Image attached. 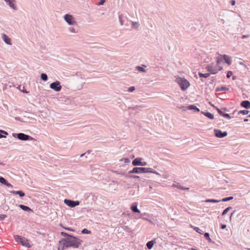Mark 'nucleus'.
Returning a JSON list of instances; mask_svg holds the SVG:
<instances>
[{
	"instance_id": "f257e3e1",
	"label": "nucleus",
	"mask_w": 250,
	"mask_h": 250,
	"mask_svg": "<svg viewBox=\"0 0 250 250\" xmlns=\"http://www.w3.org/2000/svg\"><path fill=\"white\" fill-rule=\"evenodd\" d=\"M61 242H63V247L75 248H78L82 242L80 240L73 236L62 239Z\"/></svg>"
},
{
	"instance_id": "f03ea898",
	"label": "nucleus",
	"mask_w": 250,
	"mask_h": 250,
	"mask_svg": "<svg viewBox=\"0 0 250 250\" xmlns=\"http://www.w3.org/2000/svg\"><path fill=\"white\" fill-rule=\"evenodd\" d=\"M129 173H153L156 174H159L156 171H153L151 168L149 167H135L132 170L129 172Z\"/></svg>"
},
{
	"instance_id": "7ed1b4c3",
	"label": "nucleus",
	"mask_w": 250,
	"mask_h": 250,
	"mask_svg": "<svg viewBox=\"0 0 250 250\" xmlns=\"http://www.w3.org/2000/svg\"><path fill=\"white\" fill-rule=\"evenodd\" d=\"M176 82L183 90H186L190 85L188 81L184 78L178 77L176 79Z\"/></svg>"
},
{
	"instance_id": "20e7f679",
	"label": "nucleus",
	"mask_w": 250,
	"mask_h": 250,
	"mask_svg": "<svg viewBox=\"0 0 250 250\" xmlns=\"http://www.w3.org/2000/svg\"><path fill=\"white\" fill-rule=\"evenodd\" d=\"M14 237L16 241L20 243L22 246H25L27 248L31 247V245H30L29 240L25 237L17 235H14Z\"/></svg>"
},
{
	"instance_id": "39448f33",
	"label": "nucleus",
	"mask_w": 250,
	"mask_h": 250,
	"mask_svg": "<svg viewBox=\"0 0 250 250\" xmlns=\"http://www.w3.org/2000/svg\"><path fill=\"white\" fill-rule=\"evenodd\" d=\"M64 20L69 25H77V23L75 21L74 18L70 14H65L64 16Z\"/></svg>"
},
{
	"instance_id": "423d86ee",
	"label": "nucleus",
	"mask_w": 250,
	"mask_h": 250,
	"mask_svg": "<svg viewBox=\"0 0 250 250\" xmlns=\"http://www.w3.org/2000/svg\"><path fill=\"white\" fill-rule=\"evenodd\" d=\"M49 87L56 92L60 91L62 88L60 82L58 81L50 83Z\"/></svg>"
},
{
	"instance_id": "0eeeda50",
	"label": "nucleus",
	"mask_w": 250,
	"mask_h": 250,
	"mask_svg": "<svg viewBox=\"0 0 250 250\" xmlns=\"http://www.w3.org/2000/svg\"><path fill=\"white\" fill-rule=\"evenodd\" d=\"M17 138L22 141L34 140L32 137L22 133H19L17 134Z\"/></svg>"
},
{
	"instance_id": "6e6552de",
	"label": "nucleus",
	"mask_w": 250,
	"mask_h": 250,
	"mask_svg": "<svg viewBox=\"0 0 250 250\" xmlns=\"http://www.w3.org/2000/svg\"><path fill=\"white\" fill-rule=\"evenodd\" d=\"M64 203L71 208H74L80 204L79 201H73L69 199H64Z\"/></svg>"
},
{
	"instance_id": "1a4fd4ad",
	"label": "nucleus",
	"mask_w": 250,
	"mask_h": 250,
	"mask_svg": "<svg viewBox=\"0 0 250 250\" xmlns=\"http://www.w3.org/2000/svg\"><path fill=\"white\" fill-rule=\"evenodd\" d=\"M215 136L218 138H223L228 135L227 131L222 132L221 130L215 129L214 130Z\"/></svg>"
},
{
	"instance_id": "9d476101",
	"label": "nucleus",
	"mask_w": 250,
	"mask_h": 250,
	"mask_svg": "<svg viewBox=\"0 0 250 250\" xmlns=\"http://www.w3.org/2000/svg\"><path fill=\"white\" fill-rule=\"evenodd\" d=\"M221 67H219V68H217L212 65H208L207 66V69L208 71L210 72V73L215 74H216L219 71L222 69Z\"/></svg>"
},
{
	"instance_id": "9b49d317",
	"label": "nucleus",
	"mask_w": 250,
	"mask_h": 250,
	"mask_svg": "<svg viewBox=\"0 0 250 250\" xmlns=\"http://www.w3.org/2000/svg\"><path fill=\"white\" fill-rule=\"evenodd\" d=\"M1 37L5 43L8 45H11V40L5 34H2Z\"/></svg>"
},
{
	"instance_id": "f8f14e48",
	"label": "nucleus",
	"mask_w": 250,
	"mask_h": 250,
	"mask_svg": "<svg viewBox=\"0 0 250 250\" xmlns=\"http://www.w3.org/2000/svg\"><path fill=\"white\" fill-rule=\"evenodd\" d=\"M142 158H137L132 161V165L134 166H139L142 165L141 160Z\"/></svg>"
},
{
	"instance_id": "ddd939ff",
	"label": "nucleus",
	"mask_w": 250,
	"mask_h": 250,
	"mask_svg": "<svg viewBox=\"0 0 250 250\" xmlns=\"http://www.w3.org/2000/svg\"><path fill=\"white\" fill-rule=\"evenodd\" d=\"M241 105L247 109H250V102L249 101H243L241 102Z\"/></svg>"
},
{
	"instance_id": "4468645a",
	"label": "nucleus",
	"mask_w": 250,
	"mask_h": 250,
	"mask_svg": "<svg viewBox=\"0 0 250 250\" xmlns=\"http://www.w3.org/2000/svg\"><path fill=\"white\" fill-rule=\"evenodd\" d=\"M10 192L13 194L19 195L21 197H22L25 195L24 193L21 190H19V191L12 190V191H10Z\"/></svg>"
},
{
	"instance_id": "2eb2a0df",
	"label": "nucleus",
	"mask_w": 250,
	"mask_h": 250,
	"mask_svg": "<svg viewBox=\"0 0 250 250\" xmlns=\"http://www.w3.org/2000/svg\"><path fill=\"white\" fill-rule=\"evenodd\" d=\"M143 67L140 66H136V69L140 72H146V70L145 69L146 67V66L145 65L143 64Z\"/></svg>"
},
{
	"instance_id": "dca6fc26",
	"label": "nucleus",
	"mask_w": 250,
	"mask_h": 250,
	"mask_svg": "<svg viewBox=\"0 0 250 250\" xmlns=\"http://www.w3.org/2000/svg\"><path fill=\"white\" fill-rule=\"evenodd\" d=\"M156 243V241L155 240H151V241H150L149 242H148L147 243H146V246H147V248L149 249V250H150L152 249V248L153 247V245Z\"/></svg>"
},
{
	"instance_id": "f3484780",
	"label": "nucleus",
	"mask_w": 250,
	"mask_h": 250,
	"mask_svg": "<svg viewBox=\"0 0 250 250\" xmlns=\"http://www.w3.org/2000/svg\"><path fill=\"white\" fill-rule=\"evenodd\" d=\"M223 58L224 60H225V62L227 63L229 65H230L231 63L230 58L227 55H224L223 56Z\"/></svg>"
},
{
	"instance_id": "a211bd4d",
	"label": "nucleus",
	"mask_w": 250,
	"mask_h": 250,
	"mask_svg": "<svg viewBox=\"0 0 250 250\" xmlns=\"http://www.w3.org/2000/svg\"><path fill=\"white\" fill-rule=\"evenodd\" d=\"M201 113L210 119H213L214 118V115L211 113L204 111H202Z\"/></svg>"
},
{
	"instance_id": "6ab92c4d",
	"label": "nucleus",
	"mask_w": 250,
	"mask_h": 250,
	"mask_svg": "<svg viewBox=\"0 0 250 250\" xmlns=\"http://www.w3.org/2000/svg\"><path fill=\"white\" fill-rule=\"evenodd\" d=\"M68 30L72 33L76 34L78 33V29L72 26L69 27L68 28Z\"/></svg>"
},
{
	"instance_id": "aec40b11",
	"label": "nucleus",
	"mask_w": 250,
	"mask_h": 250,
	"mask_svg": "<svg viewBox=\"0 0 250 250\" xmlns=\"http://www.w3.org/2000/svg\"><path fill=\"white\" fill-rule=\"evenodd\" d=\"M188 109H189V110H194L195 112H199L200 110L195 105H190L189 106H188L187 107Z\"/></svg>"
},
{
	"instance_id": "412c9836",
	"label": "nucleus",
	"mask_w": 250,
	"mask_h": 250,
	"mask_svg": "<svg viewBox=\"0 0 250 250\" xmlns=\"http://www.w3.org/2000/svg\"><path fill=\"white\" fill-rule=\"evenodd\" d=\"M130 208L132 210V211L134 212L139 213L140 212V210L138 209L136 205H133L132 206H131Z\"/></svg>"
},
{
	"instance_id": "4be33fe9",
	"label": "nucleus",
	"mask_w": 250,
	"mask_h": 250,
	"mask_svg": "<svg viewBox=\"0 0 250 250\" xmlns=\"http://www.w3.org/2000/svg\"><path fill=\"white\" fill-rule=\"evenodd\" d=\"M221 202V200H216V199H207L205 201L206 203H217Z\"/></svg>"
},
{
	"instance_id": "5701e85b",
	"label": "nucleus",
	"mask_w": 250,
	"mask_h": 250,
	"mask_svg": "<svg viewBox=\"0 0 250 250\" xmlns=\"http://www.w3.org/2000/svg\"><path fill=\"white\" fill-rule=\"evenodd\" d=\"M21 209L24 211H31L32 210L27 206L23 205H20L19 206Z\"/></svg>"
},
{
	"instance_id": "b1692460",
	"label": "nucleus",
	"mask_w": 250,
	"mask_h": 250,
	"mask_svg": "<svg viewBox=\"0 0 250 250\" xmlns=\"http://www.w3.org/2000/svg\"><path fill=\"white\" fill-rule=\"evenodd\" d=\"M229 88H227L225 86H222L221 87H217L215 91L216 92L221 91H226V90H229Z\"/></svg>"
},
{
	"instance_id": "393cba45",
	"label": "nucleus",
	"mask_w": 250,
	"mask_h": 250,
	"mask_svg": "<svg viewBox=\"0 0 250 250\" xmlns=\"http://www.w3.org/2000/svg\"><path fill=\"white\" fill-rule=\"evenodd\" d=\"M41 78L43 81H46L48 79L47 75L46 74L42 73L41 75Z\"/></svg>"
},
{
	"instance_id": "a878e982",
	"label": "nucleus",
	"mask_w": 250,
	"mask_h": 250,
	"mask_svg": "<svg viewBox=\"0 0 250 250\" xmlns=\"http://www.w3.org/2000/svg\"><path fill=\"white\" fill-rule=\"evenodd\" d=\"M233 199V197L229 196V197H228L223 198L222 200H221V202H227V201L231 200Z\"/></svg>"
},
{
	"instance_id": "bb28decb",
	"label": "nucleus",
	"mask_w": 250,
	"mask_h": 250,
	"mask_svg": "<svg viewBox=\"0 0 250 250\" xmlns=\"http://www.w3.org/2000/svg\"><path fill=\"white\" fill-rule=\"evenodd\" d=\"M232 208V207H228V208H226L225 210H224V211H223V212H222V215L223 216H224V215H226V214L228 213V212L229 210H230V209H231Z\"/></svg>"
},
{
	"instance_id": "cd10ccee",
	"label": "nucleus",
	"mask_w": 250,
	"mask_h": 250,
	"mask_svg": "<svg viewBox=\"0 0 250 250\" xmlns=\"http://www.w3.org/2000/svg\"><path fill=\"white\" fill-rule=\"evenodd\" d=\"M2 134L7 135L8 133L6 131H4V130H0V138H6V136H4V135H2Z\"/></svg>"
},
{
	"instance_id": "c85d7f7f",
	"label": "nucleus",
	"mask_w": 250,
	"mask_h": 250,
	"mask_svg": "<svg viewBox=\"0 0 250 250\" xmlns=\"http://www.w3.org/2000/svg\"><path fill=\"white\" fill-rule=\"evenodd\" d=\"M209 75L210 74L209 73L203 74L200 72L199 73V76L200 77H203L206 78L209 77Z\"/></svg>"
},
{
	"instance_id": "c756f323",
	"label": "nucleus",
	"mask_w": 250,
	"mask_h": 250,
	"mask_svg": "<svg viewBox=\"0 0 250 250\" xmlns=\"http://www.w3.org/2000/svg\"><path fill=\"white\" fill-rule=\"evenodd\" d=\"M193 229H194V230H195L197 232H198V233H200V234H202L203 233V232H204V231H203L202 229H200L199 228H197V227H194V228H193Z\"/></svg>"
},
{
	"instance_id": "7c9ffc66",
	"label": "nucleus",
	"mask_w": 250,
	"mask_h": 250,
	"mask_svg": "<svg viewBox=\"0 0 250 250\" xmlns=\"http://www.w3.org/2000/svg\"><path fill=\"white\" fill-rule=\"evenodd\" d=\"M132 24L133 27L136 29H137L140 26V24L137 22L133 21Z\"/></svg>"
},
{
	"instance_id": "2f4dec72",
	"label": "nucleus",
	"mask_w": 250,
	"mask_h": 250,
	"mask_svg": "<svg viewBox=\"0 0 250 250\" xmlns=\"http://www.w3.org/2000/svg\"><path fill=\"white\" fill-rule=\"evenodd\" d=\"M7 181L2 177H0V183L3 185H5Z\"/></svg>"
},
{
	"instance_id": "473e14b6",
	"label": "nucleus",
	"mask_w": 250,
	"mask_h": 250,
	"mask_svg": "<svg viewBox=\"0 0 250 250\" xmlns=\"http://www.w3.org/2000/svg\"><path fill=\"white\" fill-rule=\"evenodd\" d=\"M120 161H124L125 163H130V160L129 158H122L120 160Z\"/></svg>"
},
{
	"instance_id": "72a5a7b5",
	"label": "nucleus",
	"mask_w": 250,
	"mask_h": 250,
	"mask_svg": "<svg viewBox=\"0 0 250 250\" xmlns=\"http://www.w3.org/2000/svg\"><path fill=\"white\" fill-rule=\"evenodd\" d=\"M249 113V111L243 110H240L238 111V114H242L243 115H246Z\"/></svg>"
},
{
	"instance_id": "f704fd0d",
	"label": "nucleus",
	"mask_w": 250,
	"mask_h": 250,
	"mask_svg": "<svg viewBox=\"0 0 250 250\" xmlns=\"http://www.w3.org/2000/svg\"><path fill=\"white\" fill-rule=\"evenodd\" d=\"M204 236L208 241H211V239L209 237V234L208 233L206 232L204 234Z\"/></svg>"
},
{
	"instance_id": "c9c22d12",
	"label": "nucleus",
	"mask_w": 250,
	"mask_h": 250,
	"mask_svg": "<svg viewBox=\"0 0 250 250\" xmlns=\"http://www.w3.org/2000/svg\"><path fill=\"white\" fill-rule=\"evenodd\" d=\"M82 233L83 234H89L90 233V231L86 229H84L82 230Z\"/></svg>"
},
{
	"instance_id": "e433bc0d",
	"label": "nucleus",
	"mask_w": 250,
	"mask_h": 250,
	"mask_svg": "<svg viewBox=\"0 0 250 250\" xmlns=\"http://www.w3.org/2000/svg\"><path fill=\"white\" fill-rule=\"evenodd\" d=\"M61 235L64 237H65V238H68L72 236L64 232H62Z\"/></svg>"
},
{
	"instance_id": "4c0bfd02",
	"label": "nucleus",
	"mask_w": 250,
	"mask_h": 250,
	"mask_svg": "<svg viewBox=\"0 0 250 250\" xmlns=\"http://www.w3.org/2000/svg\"><path fill=\"white\" fill-rule=\"evenodd\" d=\"M135 89V88L134 86H131L128 88V91L129 92H133Z\"/></svg>"
},
{
	"instance_id": "58836bf2",
	"label": "nucleus",
	"mask_w": 250,
	"mask_h": 250,
	"mask_svg": "<svg viewBox=\"0 0 250 250\" xmlns=\"http://www.w3.org/2000/svg\"><path fill=\"white\" fill-rule=\"evenodd\" d=\"M119 18L120 24L123 25L124 24V21L122 20L123 16L122 15H120Z\"/></svg>"
},
{
	"instance_id": "ea45409f",
	"label": "nucleus",
	"mask_w": 250,
	"mask_h": 250,
	"mask_svg": "<svg viewBox=\"0 0 250 250\" xmlns=\"http://www.w3.org/2000/svg\"><path fill=\"white\" fill-rule=\"evenodd\" d=\"M232 75V72L231 71H229L227 74V77L228 78H229Z\"/></svg>"
},
{
	"instance_id": "a19ab883",
	"label": "nucleus",
	"mask_w": 250,
	"mask_h": 250,
	"mask_svg": "<svg viewBox=\"0 0 250 250\" xmlns=\"http://www.w3.org/2000/svg\"><path fill=\"white\" fill-rule=\"evenodd\" d=\"M7 216L5 214H1L0 215V221L4 220Z\"/></svg>"
},
{
	"instance_id": "79ce46f5",
	"label": "nucleus",
	"mask_w": 250,
	"mask_h": 250,
	"mask_svg": "<svg viewBox=\"0 0 250 250\" xmlns=\"http://www.w3.org/2000/svg\"><path fill=\"white\" fill-rule=\"evenodd\" d=\"M223 117L229 119H230L231 118L228 113H225V114H223Z\"/></svg>"
},
{
	"instance_id": "37998d69",
	"label": "nucleus",
	"mask_w": 250,
	"mask_h": 250,
	"mask_svg": "<svg viewBox=\"0 0 250 250\" xmlns=\"http://www.w3.org/2000/svg\"><path fill=\"white\" fill-rule=\"evenodd\" d=\"M177 187L178 188H180V189H182V190H188V189H189L188 188H184L181 187V186H177Z\"/></svg>"
},
{
	"instance_id": "c03bdc74",
	"label": "nucleus",
	"mask_w": 250,
	"mask_h": 250,
	"mask_svg": "<svg viewBox=\"0 0 250 250\" xmlns=\"http://www.w3.org/2000/svg\"><path fill=\"white\" fill-rule=\"evenodd\" d=\"M105 0H101L100 1V2L98 3V5H103L104 4V3L105 2Z\"/></svg>"
},
{
	"instance_id": "a18cd8bd",
	"label": "nucleus",
	"mask_w": 250,
	"mask_h": 250,
	"mask_svg": "<svg viewBox=\"0 0 250 250\" xmlns=\"http://www.w3.org/2000/svg\"><path fill=\"white\" fill-rule=\"evenodd\" d=\"M217 111H218V113L220 115L222 116L223 117V114H225L224 113H223L222 111H221L219 109L217 108Z\"/></svg>"
},
{
	"instance_id": "49530a36",
	"label": "nucleus",
	"mask_w": 250,
	"mask_h": 250,
	"mask_svg": "<svg viewBox=\"0 0 250 250\" xmlns=\"http://www.w3.org/2000/svg\"><path fill=\"white\" fill-rule=\"evenodd\" d=\"M217 111H218V113L220 115L222 116L223 117V114H225L224 113H223L222 111H221L219 109L217 108Z\"/></svg>"
},
{
	"instance_id": "de8ad7c7",
	"label": "nucleus",
	"mask_w": 250,
	"mask_h": 250,
	"mask_svg": "<svg viewBox=\"0 0 250 250\" xmlns=\"http://www.w3.org/2000/svg\"><path fill=\"white\" fill-rule=\"evenodd\" d=\"M217 111H218V113L220 115L222 116L223 117V114H225L224 113H223L222 111H221L219 109L217 108Z\"/></svg>"
},
{
	"instance_id": "09e8293b",
	"label": "nucleus",
	"mask_w": 250,
	"mask_h": 250,
	"mask_svg": "<svg viewBox=\"0 0 250 250\" xmlns=\"http://www.w3.org/2000/svg\"><path fill=\"white\" fill-rule=\"evenodd\" d=\"M217 111H218V113L220 115L222 116L223 117V114H225L224 113H223L222 111H221L219 109L217 108Z\"/></svg>"
},
{
	"instance_id": "8fccbe9b",
	"label": "nucleus",
	"mask_w": 250,
	"mask_h": 250,
	"mask_svg": "<svg viewBox=\"0 0 250 250\" xmlns=\"http://www.w3.org/2000/svg\"><path fill=\"white\" fill-rule=\"evenodd\" d=\"M5 185L9 188L13 187L12 185L11 184L9 183L8 182L6 183V184Z\"/></svg>"
},
{
	"instance_id": "3c124183",
	"label": "nucleus",
	"mask_w": 250,
	"mask_h": 250,
	"mask_svg": "<svg viewBox=\"0 0 250 250\" xmlns=\"http://www.w3.org/2000/svg\"><path fill=\"white\" fill-rule=\"evenodd\" d=\"M249 37H250L249 35H244L242 36V39H245V38H248Z\"/></svg>"
},
{
	"instance_id": "603ef678",
	"label": "nucleus",
	"mask_w": 250,
	"mask_h": 250,
	"mask_svg": "<svg viewBox=\"0 0 250 250\" xmlns=\"http://www.w3.org/2000/svg\"><path fill=\"white\" fill-rule=\"evenodd\" d=\"M230 3L232 5H234L235 4V1L234 0H231L230 1Z\"/></svg>"
},
{
	"instance_id": "864d4df0",
	"label": "nucleus",
	"mask_w": 250,
	"mask_h": 250,
	"mask_svg": "<svg viewBox=\"0 0 250 250\" xmlns=\"http://www.w3.org/2000/svg\"><path fill=\"white\" fill-rule=\"evenodd\" d=\"M64 229L66 230H70V231H74V229L70 228H64Z\"/></svg>"
},
{
	"instance_id": "5fc2aeb1",
	"label": "nucleus",
	"mask_w": 250,
	"mask_h": 250,
	"mask_svg": "<svg viewBox=\"0 0 250 250\" xmlns=\"http://www.w3.org/2000/svg\"><path fill=\"white\" fill-rule=\"evenodd\" d=\"M226 227H227V226L226 225H221L222 229H225Z\"/></svg>"
},
{
	"instance_id": "6e6d98bb",
	"label": "nucleus",
	"mask_w": 250,
	"mask_h": 250,
	"mask_svg": "<svg viewBox=\"0 0 250 250\" xmlns=\"http://www.w3.org/2000/svg\"><path fill=\"white\" fill-rule=\"evenodd\" d=\"M147 165L146 162H142V165L141 166H145Z\"/></svg>"
},
{
	"instance_id": "4d7b16f0",
	"label": "nucleus",
	"mask_w": 250,
	"mask_h": 250,
	"mask_svg": "<svg viewBox=\"0 0 250 250\" xmlns=\"http://www.w3.org/2000/svg\"><path fill=\"white\" fill-rule=\"evenodd\" d=\"M239 64H241V65H243L244 66H245V67H247V65L246 64H245L243 62H239Z\"/></svg>"
},
{
	"instance_id": "13d9d810",
	"label": "nucleus",
	"mask_w": 250,
	"mask_h": 250,
	"mask_svg": "<svg viewBox=\"0 0 250 250\" xmlns=\"http://www.w3.org/2000/svg\"><path fill=\"white\" fill-rule=\"evenodd\" d=\"M235 211H233L230 214V219H231V217H232V215L234 214V213H235Z\"/></svg>"
},
{
	"instance_id": "bf43d9fd",
	"label": "nucleus",
	"mask_w": 250,
	"mask_h": 250,
	"mask_svg": "<svg viewBox=\"0 0 250 250\" xmlns=\"http://www.w3.org/2000/svg\"><path fill=\"white\" fill-rule=\"evenodd\" d=\"M131 177H132L133 178H138L139 177L138 176L134 175V176H132Z\"/></svg>"
},
{
	"instance_id": "052dcab7",
	"label": "nucleus",
	"mask_w": 250,
	"mask_h": 250,
	"mask_svg": "<svg viewBox=\"0 0 250 250\" xmlns=\"http://www.w3.org/2000/svg\"><path fill=\"white\" fill-rule=\"evenodd\" d=\"M15 119L17 120H20V117H16Z\"/></svg>"
},
{
	"instance_id": "680f3d73",
	"label": "nucleus",
	"mask_w": 250,
	"mask_h": 250,
	"mask_svg": "<svg viewBox=\"0 0 250 250\" xmlns=\"http://www.w3.org/2000/svg\"><path fill=\"white\" fill-rule=\"evenodd\" d=\"M244 121L245 122H248V119H244Z\"/></svg>"
},
{
	"instance_id": "e2e57ef3",
	"label": "nucleus",
	"mask_w": 250,
	"mask_h": 250,
	"mask_svg": "<svg viewBox=\"0 0 250 250\" xmlns=\"http://www.w3.org/2000/svg\"><path fill=\"white\" fill-rule=\"evenodd\" d=\"M85 153H83L81 155H80V157H83Z\"/></svg>"
},
{
	"instance_id": "0e129e2a",
	"label": "nucleus",
	"mask_w": 250,
	"mask_h": 250,
	"mask_svg": "<svg viewBox=\"0 0 250 250\" xmlns=\"http://www.w3.org/2000/svg\"><path fill=\"white\" fill-rule=\"evenodd\" d=\"M220 62V61L219 60H217V63L218 64Z\"/></svg>"
},
{
	"instance_id": "69168bd1",
	"label": "nucleus",
	"mask_w": 250,
	"mask_h": 250,
	"mask_svg": "<svg viewBox=\"0 0 250 250\" xmlns=\"http://www.w3.org/2000/svg\"><path fill=\"white\" fill-rule=\"evenodd\" d=\"M191 250H197L196 249H194V248H192Z\"/></svg>"
},
{
	"instance_id": "338daca9",
	"label": "nucleus",
	"mask_w": 250,
	"mask_h": 250,
	"mask_svg": "<svg viewBox=\"0 0 250 250\" xmlns=\"http://www.w3.org/2000/svg\"><path fill=\"white\" fill-rule=\"evenodd\" d=\"M179 108L181 109V108H184V106L179 107Z\"/></svg>"
},
{
	"instance_id": "774afa93",
	"label": "nucleus",
	"mask_w": 250,
	"mask_h": 250,
	"mask_svg": "<svg viewBox=\"0 0 250 250\" xmlns=\"http://www.w3.org/2000/svg\"><path fill=\"white\" fill-rule=\"evenodd\" d=\"M247 250H250V248H247Z\"/></svg>"
}]
</instances>
